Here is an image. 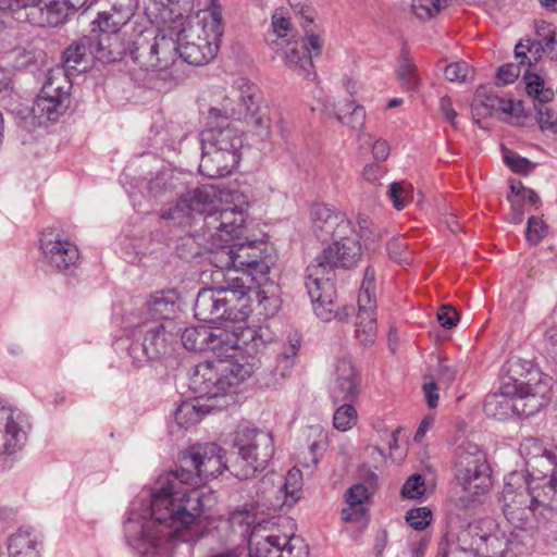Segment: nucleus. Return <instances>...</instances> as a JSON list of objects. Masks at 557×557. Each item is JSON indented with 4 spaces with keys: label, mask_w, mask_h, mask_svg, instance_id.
I'll list each match as a JSON object with an SVG mask.
<instances>
[{
    "label": "nucleus",
    "mask_w": 557,
    "mask_h": 557,
    "mask_svg": "<svg viewBox=\"0 0 557 557\" xmlns=\"http://www.w3.org/2000/svg\"><path fill=\"white\" fill-rule=\"evenodd\" d=\"M225 450L215 443L197 444L185 450L177 469L162 479L152 493L131 504L124 522L128 544L143 557L164 556L178 542L199 534L200 516L216 503L211 491L188 487L228 470Z\"/></svg>",
    "instance_id": "obj_1"
},
{
    "label": "nucleus",
    "mask_w": 557,
    "mask_h": 557,
    "mask_svg": "<svg viewBox=\"0 0 557 557\" xmlns=\"http://www.w3.org/2000/svg\"><path fill=\"white\" fill-rule=\"evenodd\" d=\"M189 0H149L146 14L152 23L168 28L175 36L176 55L193 65H203L218 53L223 35L222 13L212 3L200 10L187 22L185 13L190 9Z\"/></svg>",
    "instance_id": "obj_2"
},
{
    "label": "nucleus",
    "mask_w": 557,
    "mask_h": 557,
    "mask_svg": "<svg viewBox=\"0 0 557 557\" xmlns=\"http://www.w3.org/2000/svg\"><path fill=\"white\" fill-rule=\"evenodd\" d=\"M357 224L358 233L346 235L345 238H333V244L323 249L307 268L305 286L314 313L322 321H346L355 312L350 306L337 308L336 290L331 274L336 267L350 268L360 260L361 245L358 237L364 243L379 239L380 234L367 215L359 214Z\"/></svg>",
    "instance_id": "obj_3"
},
{
    "label": "nucleus",
    "mask_w": 557,
    "mask_h": 557,
    "mask_svg": "<svg viewBox=\"0 0 557 557\" xmlns=\"http://www.w3.org/2000/svg\"><path fill=\"white\" fill-rule=\"evenodd\" d=\"M253 344L232 345L233 351L227 356H214L213 360L197 364L189 383L197 398L219 401L249 379L259 368L257 355L263 346Z\"/></svg>",
    "instance_id": "obj_4"
},
{
    "label": "nucleus",
    "mask_w": 557,
    "mask_h": 557,
    "mask_svg": "<svg viewBox=\"0 0 557 557\" xmlns=\"http://www.w3.org/2000/svg\"><path fill=\"white\" fill-rule=\"evenodd\" d=\"M263 243L249 240L246 235L242 239L226 242L213 236L209 242V261L216 268L213 280L227 282L230 276L243 277L245 286L253 283L260 287L269 282L270 260L262 249Z\"/></svg>",
    "instance_id": "obj_5"
},
{
    "label": "nucleus",
    "mask_w": 557,
    "mask_h": 557,
    "mask_svg": "<svg viewBox=\"0 0 557 557\" xmlns=\"http://www.w3.org/2000/svg\"><path fill=\"white\" fill-rule=\"evenodd\" d=\"M216 286L202 288L196 298L194 312L199 321L214 323L224 321V327L240 326L249 317V300L251 294H256L259 302L267 299L264 290H257L252 286H245L243 277L230 276L227 282L214 280Z\"/></svg>",
    "instance_id": "obj_6"
},
{
    "label": "nucleus",
    "mask_w": 557,
    "mask_h": 557,
    "mask_svg": "<svg viewBox=\"0 0 557 557\" xmlns=\"http://www.w3.org/2000/svg\"><path fill=\"white\" fill-rule=\"evenodd\" d=\"M531 539V533L509 531L494 519L485 518L470 523L459 534L458 545L453 552H447L441 544L437 557H457L458 554H473L478 557L519 555Z\"/></svg>",
    "instance_id": "obj_7"
},
{
    "label": "nucleus",
    "mask_w": 557,
    "mask_h": 557,
    "mask_svg": "<svg viewBox=\"0 0 557 557\" xmlns=\"http://www.w3.org/2000/svg\"><path fill=\"white\" fill-rule=\"evenodd\" d=\"M201 136L199 172L209 178H220L232 173L242 159L244 133L233 124L219 125L208 120Z\"/></svg>",
    "instance_id": "obj_8"
},
{
    "label": "nucleus",
    "mask_w": 557,
    "mask_h": 557,
    "mask_svg": "<svg viewBox=\"0 0 557 557\" xmlns=\"http://www.w3.org/2000/svg\"><path fill=\"white\" fill-rule=\"evenodd\" d=\"M540 487L529 485L523 472L513 471L504 479L500 503L506 520L518 532L530 533L546 521L542 504L536 502Z\"/></svg>",
    "instance_id": "obj_9"
},
{
    "label": "nucleus",
    "mask_w": 557,
    "mask_h": 557,
    "mask_svg": "<svg viewBox=\"0 0 557 557\" xmlns=\"http://www.w3.org/2000/svg\"><path fill=\"white\" fill-rule=\"evenodd\" d=\"M260 101L261 95L258 86L245 78H238L223 98L220 107L210 108L207 119L212 122H218L220 117L245 119L256 127L258 135L268 136L270 119L261 110Z\"/></svg>",
    "instance_id": "obj_10"
},
{
    "label": "nucleus",
    "mask_w": 557,
    "mask_h": 557,
    "mask_svg": "<svg viewBox=\"0 0 557 557\" xmlns=\"http://www.w3.org/2000/svg\"><path fill=\"white\" fill-rule=\"evenodd\" d=\"M267 329L232 326V330L221 326L198 325L186 327L182 333V344L190 351L210 350L214 356H227L232 352V345L242 343L264 345Z\"/></svg>",
    "instance_id": "obj_11"
},
{
    "label": "nucleus",
    "mask_w": 557,
    "mask_h": 557,
    "mask_svg": "<svg viewBox=\"0 0 557 557\" xmlns=\"http://www.w3.org/2000/svg\"><path fill=\"white\" fill-rule=\"evenodd\" d=\"M233 448L237 457L231 461L228 471L239 480H247L263 471L274 454L271 433L240 425L233 435Z\"/></svg>",
    "instance_id": "obj_12"
},
{
    "label": "nucleus",
    "mask_w": 557,
    "mask_h": 557,
    "mask_svg": "<svg viewBox=\"0 0 557 557\" xmlns=\"http://www.w3.org/2000/svg\"><path fill=\"white\" fill-rule=\"evenodd\" d=\"M249 557H309V546L295 534H284L271 522L255 525L248 539ZM235 557H246L232 552Z\"/></svg>",
    "instance_id": "obj_13"
},
{
    "label": "nucleus",
    "mask_w": 557,
    "mask_h": 557,
    "mask_svg": "<svg viewBox=\"0 0 557 557\" xmlns=\"http://www.w3.org/2000/svg\"><path fill=\"white\" fill-rule=\"evenodd\" d=\"M140 30L132 40L129 54L134 63L144 71H164L176 60L174 37L166 35L168 28Z\"/></svg>",
    "instance_id": "obj_14"
},
{
    "label": "nucleus",
    "mask_w": 557,
    "mask_h": 557,
    "mask_svg": "<svg viewBox=\"0 0 557 557\" xmlns=\"http://www.w3.org/2000/svg\"><path fill=\"white\" fill-rule=\"evenodd\" d=\"M455 470L458 483L472 500L488 492L490 467L485 454L476 444L467 442L458 446Z\"/></svg>",
    "instance_id": "obj_15"
},
{
    "label": "nucleus",
    "mask_w": 557,
    "mask_h": 557,
    "mask_svg": "<svg viewBox=\"0 0 557 557\" xmlns=\"http://www.w3.org/2000/svg\"><path fill=\"white\" fill-rule=\"evenodd\" d=\"M138 327L144 333L143 342L135 341L128 346V356L135 368H143L172 351L176 338L173 321L144 323Z\"/></svg>",
    "instance_id": "obj_16"
},
{
    "label": "nucleus",
    "mask_w": 557,
    "mask_h": 557,
    "mask_svg": "<svg viewBox=\"0 0 557 557\" xmlns=\"http://www.w3.org/2000/svg\"><path fill=\"white\" fill-rule=\"evenodd\" d=\"M71 10L75 11L67 0H0V11H11L16 21L39 27L63 24Z\"/></svg>",
    "instance_id": "obj_17"
},
{
    "label": "nucleus",
    "mask_w": 557,
    "mask_h": 557,
    "mask_svg": "<svg viewBox=\"0 0 557 557\" xmlns=\"http://www.w3.org/2000/svg\"><path fill=\"white\" fill-rule=\"evenodd\" d=\"M322 46L320 36L309 32L302 38L270 41L271 49L282 58L285 65L306 78L313 73L312 59L321 54Z\"/></svg>",
    "instance_id": "obj_18"
},
{
    "label": "nucleus",
    "mask_w": 557,
    "mask_h": 557,
    "mask_svg": "<svg viewBox=\"0 0 557 557\" xmlns=\"http://www.w3.org/2000/svg\"><path fill=\"white\" fill-rule=\"evenodd\" d=\"M246 235L244 211L233 207L210 210L203 216L202 244L209 249L211 237L218 236L231 242L232 239H242Z\"/></svg>",
    "instance_id": "obj_19"
},
{
    "label": "nucleus",
    "mask_w": 557,
    "mask_h": 557,
    "mask_svg": "<svg viewBox=\"0 0 557 557\" xmlns=\"http://www.w3.org/2000/svg\"><path fill=\"white\" fill-rule=\"evenodd\" d=\"M550 389L552 377L539 370L530 371L527 381L516 383L511 407L525 416H531L550 401Z\"/></svg>",
    "instance_id": "obj_20"
},
{
    "label": "nucleus",
    "mask_w": 557,
    "mask_h": 557,
    "mask_svg": "<svg viewBox=\"0 0 557 557\" xmlns=\"http://www.w3.org/2000/svg\"><path fill=\"white\" fill-rule=\"evenodd\" d=\"M356 336L363 345H371L376 337L375 270L368 265L358 294Z\"/></svg>",
    "instance_id": "obj_21"
},
{
    "label": "nucleus",
    "mask_w": 557,
    "mask_h": 557,
    "mask_svg": "<svg viewBox=\"0 0 557 557\" xmlns=\"http://www.w3.org/2000/svg\"><path fill=\"white\" fill-rule=\"evenodd\" d=\"M26 440L23 413L0 401V456L15 457L23 449Z\"/></svg>",
    "instance_id": "obj_22"
},
{
    "label": "nucleus",
    "mask_w": 557,
    "mask_h": 557,
    "mask_svg": "<svg viewBox=\"0 0 557 557\" xmlns=\"http://www.w3.org/2000/svg\"><path fill=\"white\" fill-rule=\"evenodd\" d=\"M360 375L347 355L336 358L333 364L330 395L334 404L355 403L360 395Z\"/></svg>",
    "instance_id": "obj_23"
},
{
    "label": "nucleus",
    "mask_w": 557,
    "mask_h": 557,
    "mask_svg": "<svg viewBox=\"0 0 557 557\" xmlns=\"http://www.w3.org/2000/svg\"><path fill=\"white\" fill-rule=\"evenodd\" d=\"M15 35L3 22H0V52L8 64L18 70H35L45 62L46 53L30 42L12 46Z\"/></svg>",
    "instance_id": "obj_24"
},
{
    "label": "nucleus",
    "mask_w": 557,
    "mask_h": 557,
    "mask_svg": "<svg viewBox=\"0 0 557 557\" xmlns=\"http://www.w3.org/2000/svg\"><path fill=\"white\" fill-rule=\"evenodd\" d=\"M312 228L318 237L345 238L356 233L355 226L345 213L326 205L312 206L310 211Z\"/></svg>",
    "instance_id": "obj_25"
},
{
    "label": "nucleus",
    "mask_w": 557,
    "mask_h": 557,
    "mask_svg": "<svg viewBox=\"0 0 557 557\" xmlns=\"http://www.w3.org/2000/svg\"><path fill=\"white\" fill-rule=\"evenodd\" d=\"M40 249L46 263L53 270L64 271L75 265L79 258L77 247L53 232H42Z\"/></svg>",
    "instance_id": "obj_26"
},
{
    "label": "nucleus",
    "mask_w": 557,
    "mask_h": 557,
    "mask_svg": "<svg viewBox=\"0 0 557 557\" xmlns=\"http://www.w3.org/2000/svg\"><path fill=\"white\" fill-rule=\"evenodd\" d=\"M214 198L215 193L212 187L195 188L183 195L175 207L164 210L162 218L183 223V220L193 213L203 214L205 216L210 210L215 209L212 206Z\"/></svg>",
    "instance_id": "obj_27"
},
{
    "label": "nucleus",
    "mask_w": 557,
    "mask_h": 557,
    "mask_svg": "<svg viewBox=\"0 0 557 557\" xmlns=\"http://www.w3.org/2000/svg\"><path fill=\"white\" fill-rule=\"evenodd\" d=\"M89 37L90 55L102 63L119 61L125 53L120 36L94 27Z\"/></svg>",
    "instance_id": "obj_28"
},
{
    "label": "nucleus",
    "mask_w": 557,
    "mask_h": 557,
    "mask_svg": "<svg viewBox=\"0 0 557 557\" xmlns=\"http://www.w3.org/2000/svg\"><path fill=\"white\" fill-rule=\"evenodd\" d=\"M136 8L137 0H114L110 11L99 12L92 24L100 30L119 35L120 28L133 17Z\"/></svg>",
    "instance_id": "obj_29"
},
{
    "label": "nucleus",
    "mask_w": 557,
    "mask_h": 557,
    "mask_svg": "<svg viewBox=\"0 0 557 557\" xmlns=\"http://www.w3.org/2000/svg\"><path fill=\"white\" fill-rule=\"evenodd\" d=\"M471 110L473 117L479 121L488 116L510 114L512 112V102L494 94H488L485 90H478L473 98Z\"/></svg>",
    "instance_id": "obj_30"
},
{
    "label": "nucleus",
    "mask_w": 557,
    "mask_h": 557,
    "mask_svg": "<svg viewBox=\"0 0 557 557\" xmlns=\"http://www.w3.org/2000/svg\"><path fill=\"white\" fill-rule=\"evenodd\" d=\"M542 52L549 55L552 60H557V41L555 36L547 42H531V39H521L515 47V57L522 64H536Z\"/></svg>",
    "instance_id": "obj_31"
},
{
    "label": "nucleus",
    "mask_w": 557,
    "mask_h": 557,
    "mask_svg": "<svg viewBox=\"0 0 557 557\" xmlns=\"http://www.w3.org/2000/svg\"><path fill=\"white\" fill-rule=\"evenodd\" d=\"M39 539L28 530L20 529L9 537V557H39Z\"/></svg>",
    "instance_id": "obj_32"
},
{
    "label": "nucleus",
    "mask_w": 557,
    "mask_h": 557,
    "mask_svg": "<svg viewBox=\"0 0 557 557\" xmlns=\"http://www.w3.org/2000/svg\"><path fill=\"white\" fill-rule=\"evenodd\" d=\"M92 61L89 48V37L84 36L71 44L63 53V66L78 72H85Z\"/></svg>",
    "instance_id": "obj_33"
},
{
    "label": "nucleus",
    "mask_w": 557,
    "mask_h": 557,
    "mask_svg": "<svg viewBox=\"0 0 557 557\" xmlns=\"http://www.w3.org/2000/svg\"><path fill=\"white\" fill-rule=\"evenodd\" d=\"M201 399L196 397L195 401H183L176 409L174 418L175 422L180 428L188 429L197 424L202 416L210 412L214 407H221L222 405L216 404H201Z\"/></svg>",
    "instance_id": "obj_34"
},
{
    "label": "nucleus",
    "mask_w": 557,
    "mask_h": 557,
    "mask_svg": "<svg viewBox=\"0 0 557 557\" xmlns=\"http://www.w3.org/2000/svg\"><path fill=\"white\" fill-rule=\"evenodd\" d=\"M368 498L369 491L364 484L352 485L345 494L348 508L342 510L343 520L347 522L359 521L366 512L363 504Z\"/></svg>",
    "instance_id": "obj_35"
},
{
    "label": "nucleus",
    "mask_w": 557,
    "mask_h": 557,
    "mask_svg": "<svg viewBox=\"0 0 557 557\" xmlns=\"http://www.w3.org/2000/svg\"><path fill=\"white\" fill-rule=\"evenodd\" d=\"M65 100L66 98L53 95V92L46 94V90L41 87L33 110L39 117L55 121L65 109Z\"/></svg>",
    "instance_id": "obj_36"
},
{
    "label": "nucleus",
    "mask_w": 557,
    "mask_h": 557,
    "mask_svg": "<svg viewBox=\"0 0 557 557\" xmlns=\"http://www.w3.org/2000/svg\"><path fill=\"white\" fill-rule=\"evenodd\" d=\"M71 87L72 83L69 76V70L63 65H57L50 69L42 85L46 94L53 92V95L55 94L66 99Z\"/></svg>",
    "instance_id": "obj_37"
},
{
    "label": "nucleus",
    "mask_w": 557,
    "mask_h": 557,
    "mask_svg": "<svg viewBox=\"0 0 557 557\" xmlns=\"http://www.w3.org/2000/svg\"><path fill=\"white\" fill-rule=\"evenodd\" d=\"M175 298L173 292H157L147 302L148 310L154 319L171 321L170 317L175 312Z\"/></svg>",
    "instance_id": "obj_38"
},
{
    "label": "nucleus",
    "mask_w": 557,
    "mask_h": 557,
    "mask_svg": "<svg viewBox=\"0 0 557 557\" xmlns=\"http://www.w3.org/2000/svg\"><path fill=\"white\" fill-rule=\"evenodd\" d=\"M302 476L298 469H290L285 479L284 483L278 490V493L283 497V506L287 508L293 507L301 497Z\"/></svg>",
    "instance_id": "obj_39"
},
{
    "label": "nucleus",
    "mask_w": 557,
    "mask_h": 557,
    "mask_svg": "<svg viewBox=\"0 0 557 557\" xmlns=\"http://www.w3.org/2000/svg\"><path fill=\"white\" fill-rule=\"evenodd\" d=\"M335 115L338 122L355 129H362L366 122V110L355 101H347L336 107Z\"/></svg>",
    "instance_id": "obj_40"
},
{
    "label": "nucleus",
    "mask_w": 557,
    "mask_h": 557,
    "mask_svg": "<svg viewBox=\"0 0 557 557\" xmlns=\"http://www.w3.org/2000/svg\"><path fill=\"white\" fill-rule=\"evenodd\" d=\"M301 344V336L297 331H293L287 335L286 342L283 344L277 355V368L281 374L285 375V371L290 369L294 363Z\"/></svg>",
    "instance_id": "obj_41"
},
{
    "label": "nucleus",
    "mask_w": 557,
    "mask_h": 557,
    "mask_svg": "<svg viewBox=\"0 0 557 557\" xmlns=\"http://www.w3.org/2000/svg\"><path fill=\"white\" fill-rule=\"evenodd\" d=\"M397 77L407 90H416L420 84L417 66L407 55H401L397 64Z\"/></svg>",
    "instance_id": "obj_42"
},
{
    "label": "nucleus",
    "mask_w": 557,
    "mask_h": 557,
    "mask_svg": "<svg viewBox=\"0 0 557 557\" xmlns=\"http://www.w3.org/2000/svg\"><path fill=\"white\" fill-rule=\"evenodd\" d=\"M450 0H412L413 14L421 21H429L440 14Z\"/></svg>",
    "instance_id": "obj_43"
},
{
    "label": "nucleus",
    "mask_w": 557,
    "mask_h": 557,
    "mask_svg": "<svg viewBox=\"0 0 557 557\" xmlns=\"http://www.w3.org/2000/svg\"><path fill=\"white\" fill-rule=\"evenodd\" d=\"M333 414V425L337 431L346 432L351 430L358 421V413L352 403L342 401Z\"/></svg>",
    "instance_id": "obj_44"
},
{
    "label": "nucleus",
    "mask_w": 557,
    "mask_h": 557,
    "mask_svg": "<svg viewBox=\"0 0 557 557\" xmlns=\"http://www.w3.org/2000/svg\"><path fill=\"white\" fill-rule=\"evenodd\" d=\"M387 252L391 259L400 264H409L412 260L409 244L404 236L393 237L387 243Z\"/></svg>",
    "instance_id": "obj_45"
},
{
    "label": "nucleus",
    "mask_w": 557,
    "mask_h": 557,
    "mask_svg": "<svg viewBox=\"0 0 557 557\" xmlns=\"http://www.w3.org/2000/svg\"><path fill=\"white\" fill-rule=\"evenodd\" d=\"M292 32L290 21L277 10L272 15V33L267 38L268 44L270 45L271 40L293 39Z\"/></svg>",
    "instance_id": "obj_46"
},
{
    "label": "nucleus",
    "mask_w": 557,
    "mask_h": 557,
    "mask_svg": "<svg viewBox=\"0 0 557 557\" xmlns=\"http://www.w3.org/2000/svg\"><path fill=\"white\" fill-rule=\"evenodd\" d=\"M539 487L540 493H537V496H540L541 499L536 498V502L542 504L545 516L547 517L553 510H557V475L552 476L545 486Z\"/></svg>",
    "instance_id": "obj_47"
},
{
    "label": "nucleus",
    "mask_w": 557,
    "mask_h": 557,
    "mask_svg": "<svg viewBox=\"0 0 557 557\" xmlns=\"http://www.w3.org/2000/svg\"><path fill=\"white\" fill-rule=\"evenodd\" d=\"M503 160L512 172L520 175H528L535 169V163L508 149H504Z\"/></svg>",
    "instance_id": "obj_48"
},
{
    "label": "nucleus",
    "mask_w": 557,
    "mask_h": 557,
    "mask_svg": "<svg viewBox=\"0 0 557 557\" xmlns=\"http://www.w3.org/2000/svg\"><path fill=\"white\" fill-rule=\"evenodd\" d=\"M528 95L543 102L553 95L550 89L544 90V81L540 75L525 71L523 74Z\"/></svg>",
    "instance_id": "obj_49"
},
{
    "label": "nucleus",
    "mask_w": 557,
    "mask_h": 557,
    "mask_svg": "<svg viewBox=\"0 0 557 557\" xmlns=\"http://www.w3.org/2000/svg\"><path fill=\"white\" fill-rule=\"evenodd\" d=\"M519 450L525 461V466L529 465V462H532V460L537 459L549 451L543 446L540 440L534 437L524 438L520 444Z\"/></svg>",
    "instance_id": "obj_50"
},
{
    "label": "nucleus",
    "mask_w": 557,
    "mask_h": 557,
    "mask_svg": "<svg viewBox=\"0 0 557 557\" xmlns=\"http://www.w3.org/2000/svg\"><path fill=\"white\" fill-rule=\"evenodd\" d=\"M411 196V186L405 182H394L389 186L388 198L396 210H403Z\"/></svg>",
    "instance_id": "obj_51"
},
{
    "label": "nucleus",
    "mask_w": 557,
    "mask_h": 557,
    "mask_svg": "<svg viewBox=\"0 0 557 557\" xmlns=\"http://www.w3.org/2000/svg\"><path fill=\"white\" fill-rule=\"evenodd\" d=\"M471 74L472 69L465 61L450 63L444 69V75L449 82H466Z\"/></svg>",
    "instance_id": "obj_52"
},
{
    "label": "nucleus",
    "mask_w": 557,
    "mask_h": 557,
    "mask_svg": "<svg viewBox=\"0 0 557 557\" xmlns=\"http://www.w3.org/2000/svg\"><path fill=\"white\" fill-rule=\"evenodd\" d=\"M426 491L425 482L420 474H413L407 479L401 488V495L405 498L416 499L424 495Z\"/></svg>",
    "instance_id": "obj_53"
},
{
    "label": "nucleus",
    "mask_w": 557,
    "mask_h": 557,
    "mask_svg": "<svg viewBox=\"0 0 557 557\" xmlns=\"http://www.w3.org/2000/svg\"><path fill=\"white\" fill-rule=\"evenodd\" d=\"M432 520V512L426 507L411 509L406 515V521L414 530H424Z\"/></svg>",
    "instance_id": "obj_54"
},
{
    "label": "nucleus",
    "mask_w": 557,
    "mask_h": 557,
    "mask_svg": "<svg viewBox=\"0 0 557 557\" xmlns=\"http://www.w3.org/2000/svg\"><path fill=\"white\" fill-rule=\"evenodd\" d=\"M546 234V226L544 222L536 218L531 216L528 221L527 239L532 244H539Z\"/></svg>",
    "instance_id": "obj_55"
},
{
    "label": "nucleus",
    "mask_w": 557,
    "mask_h": 557,
    "mask_svg": "<svg viewBox=\"0 0 557 557\" xmlns=\"http://www.w3.org/2000/svg\"><path fill=\"white\" fill-rule=\"evenodd\" d=\"M521 65L522 63L519 62V64L515 63H507L499 67L497 73V79L504 84H511L513 83L521 73Z\"/></svg>",
    "instance_id": "obj_56"
},
{
    "label": "nucleus",
    "mask_w": 557,
    "mask_h": 557,
    "mask_svg": "<svg viewBox=\"0 0 557 557\" xmlns=\"http://www.w3.org/2000/svg\"><path fill=\"white\" fill-rule=\"evenodd\" d=\"M437 321L445 329H451L458 322V313L450 306H442L437 312Z\"/></svg>",
    "instance_id": "obj_57"
},
{
    "label": "nucleus",
    "mask_w": 557,
    "mask_h": 557,
    "mask_svg": "<svg viewBox=\"0 0 557 557\" xmlns=\"http://www.w3.org/2000/svg\"><path fill=\"white\" fill-rule=\"evenodd\" d=\"M536 39L531 42H547L556 35V30L553 24L540 21L535 23Z\"/></svg>",
    "instance_id": "obj_58"
},
{
    "label": "nucleus",
    "mask_w": 557,
    "mask_h": 557,
    "mask_svg": "<svg viewBox=\"0 0 557 557\" xmlns=\"http://www.w3.org/2000/svg\"><path fill=\"white\" fill-rule=\"evenodd\" d=\"M310 435H315L318 437V440H315L314 442H312L310 444V453L312 454V462L313 463H317L318 462V458H317V450L318 449H323L324 446L326 445V434L324 433V431L322 430L321 426H310Z\"/></svg>",
    "instance_id": "obj_59"
},
{
    "label": "nucleus",
    "mask_w": 557,
    "mask_h": 557,
    "mask_svg": "<svg viewBox=\"0 0 557 557\" xmlns=\"http://www.w3.org/2000/svg\"><path fill=\"white\" fill-rule=\"evenodd\" d=\"M456 377V371L446 362L441 361L438 363V370H437V379L438 384L442 387H449L450 384L455 381Z\"/></svg>",
    "instance_id": "obj_60"
},
{
    "label": "nucleus",
    "mask_w": 557,
    "mask_h": 557,
    "mask_svg": "<svg viewBox=\"0 0 557 557\" xmlns=\"http://www.w3.org/2000/svg\"><path fill=\"white\" fill-rule=\"evenodd\" d=\"M537 122L542 131H552L555 122L554 112L544 103L537 108Z\"/></svg>",
    "instance_id": "obj_61"
},
{
    "label": "nucleus",
    "mask_w": 557,
    "mask_h": 557,
    "mask_svg": "<svg viewBox=\"0 0 557 557\" xmlns=\"http://www.w3.org/2000/svg\"><path fill=\"white\" fill-rule=\"evenodd\" d=\"M440 388V385H437L435 382L431 381H424L422 389L425 395V399L428 403V406L430 408H435L438 403V394L437 389Z\"/></svg>",
    "instance_id": "obj_62"
},
{
    "label": "nucleus",
    "mask_w": 557,
    "mask_h": 557,
    "mask_svg": "<svg viewBox=\"0 0 557 557\" xmlns=\"http://www.w3.org/2000/svg\"><path fill=\"white\" fill-rule=\"evenodd\" d=\"M440 111L447 122H449L453 126H456L457 112L453 107V102H451L450 98H448V97L441 98Z\"/></svg>",
    "instance_id": "obj_63"
},
{
    "label": "nucleus",
    "mask_w": 557,
    "mask_h": 557,
    "mask_svg": "<svg viewBox=\"0 0 557 557\" xmlns=\"http://www.w3.org/2000/svg\"><path fill=\"white\" fill-rule=\"evenodd\" d=\"M372 153L375 160L385 161L389 156V145L384 139H376L372 146Z\"/></svg>",
    "instance_id": "obj_64"
}]
</instances>
